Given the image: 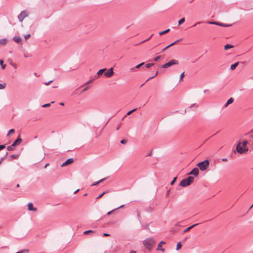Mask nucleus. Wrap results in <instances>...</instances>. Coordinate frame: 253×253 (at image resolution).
Instances as JSON below:
<instances>
[{"label": "nucleus", "mask_w": 253, "mask_h": 253, "mask_svg": "<svg viewBox=\"0 0 253 253\" xmlns=\"http://www.w3.org/2000/svg\"><path fill=\"white\" fill-rule=\"evenodd\" d=\"M10 64L15 68V69H16L17 68V66L16 64H12V63H10Z\"/></svg>", "instance_id": "obj_46"}, {"label": "nucleus", "mask_w": 253, "mask_h": 253, "mask_svg": "<svg viewBox=\"0 0 253 253\" xmlns=\"http://www.w3.org/2000/svg\"><path fill=\"white\" fill-rule=\"evenodd\" d=\"M165 244V242L164 241H161L159 243L158 248L157 249V250H159L160 248H161L163 245H164Z\"/></svg>", "instance_id": "obj_22"}, {"label": "nucleus", "mask_w": 253, "mask_h": 253, "mask_svg": "<svg viewBox=\"0 0 253 253\" xmlns=\"http://www.w3.org/2000/svg\"><path fill=\"white\" fill-rule=\"evenodd\" d=\"M179 62L177 60L172 59L167 62V63L162 65V67L163 68H169L174 65H178Z\"/></svg>", "instance_id": "obj_5"}, {"label": "nucleus", "mask_w": 253, "mask_h": 253, "mask_svg": "<svg viewBox=\"0 0 253 253\" xmlns=\"http://www.w3.org/2000/svg\"><path fill=\"white\" fill-rule=\"evenodd\" d=\"M108 191H106V192H103L102 194H101L98 197H97L96 199H100L105 194H106V193H108Z\"/></svg>", "instance_id": "obj_32"}, {"label": "nucleus", "mask_w": 253, "mask_h": 253, "mask_svg": "<svg viewBox=\"0 0 253 253\" xmlns=\"http://www.w3.org/2000/svg\"><path fill=\"white\" fill-rule=\"evenodd\" d=\"M239 62H237L235 63L232 64L230 66V69L232 70H233L236 69L237 66L239 65Z\"/></svg>", "instance_id": "obj_17"}, {"label": "nucleus", "mask_w": 253, "mask_h": 253, "mask_svg": "<svg viewBox=\"0 0 253 253\" xmlns=\"http://www.w3.org/2000/svg\"><path fill=\"white\" fill-rule=\"evenodd\" d=\"M180 40H178L176 41H175L174 42H172V43H171L168 46H167V47H166L165 48H164L163 49V51H164L166 49H168V48L170 47V46H173V45H174L175 43H176L180 41Z\"/></svg>", "instance_id": "obj_15"}, {"label": "nucleus", "mask_w": 253, "mask_h": 253, "mask_svg": "<svg viewBox=\"0 0 253 253\" xmlns=\"http://www.w3.org/2000/svg\"><path fill=\"white\" fill-rule=\"evenodd\" d=\"M31 35L30 34H28L25 36V39L26 40H28L30 37Z\"/></svg>", "instance_id": "obj_39"}, {"label": "nucleus", "mask_w": 253, "mask_h": 253, "mask_svg": "<svg viewBox=\"0 0 253 253\" xmlns=\"http://www.w3.org/2000/svg\"><path fill=\"white\" fill-rule=\"evenodd\" d=\"M1 162H2V160H1V161H0V164H1Z\"/></svg>", "instance_id": "obj_62"}, {"label": "nucleus", "mask_w": 253, "mask_h": 253, "mask_svg": "<svg viewBox=\"0 0 253 253\" xmlns=\"http://www.w3.org/2000/svg\"><path fill=\"white\" fill-rule=\"evenodd\" d=\"M5 146L4 145H0V151L5 148Z\"/></svg>", "instance_id": "obj_43"}, {"label": "nucleus", "mask_w": 253, "mask_h": 253, "mask_svg": "<svg viewBox=\"0 0 253 253\" xmlns=\"http://www.w3.org/2000/svg\"><path fill=\"white\" fill-rule=\"evenodd\" d=\"M114 210H112V211H110L108 212H107V215H110V214H111V213H112L114 211Z\"/></svg>", "instance_id": "obj_45"}, {"label": "nucleus", "mask_w": 253, "mask_h": 253, "mask_svg": "<svg viewBox=\"0 0 253 253\" xmlns=\"http://www.w3.org/2000/svg\"><path fill=\"white\" fill-rule=\"evenodd\" d=\"M87 89H88V87H86L84 88L83 89V91H84L85 90H86Z\"/></svg>", "instance_id": "obj_52"}, {"label": "nucleus", "mask_w": 253, "mask_h": 253, "mask_svg": "<svg viewBox=\"0 0 253 253\" xmlns=\"http://www.w3.org/2000/svg\"><path fill=\"white\" fill-rule=\"evenodd\" d=\"M149 39H150V38H149V39H147V40H145V41H142V42H144L147 41L149 40Z\"/></svg>", "instance_id": "obj_58"}, {"label": "nucleus", "mask_w": 253, "mask_h": 253, "mask_svg": "<svg viewBox=\"0 0 253 253\" xmlns=\"http://www.w3.org/2000/svg\"><path fill=\"white\" fill-rule=\"evenodd\" d=\"M93 82V80H90L89 81L87 82V84L91 83Z\"/></svg>", "instance_id": "obj_49"}, {"label": "nucleus", "mask_w": 253, "mask_h": 253, "mask_svg": "<svg viewBox=\"0 0 253 253\" xmlns=\"http://www.w3.org/2000/svg\"><path fill=\"white\" fill-rule=\"evenodd\" d=\"M22 142V139L19 137L15 141L12 143V146H16L19 145Z\"/></svg>", "instance_id": "obj_12"}, {"label": "nucleus", "mask_w": 253, "mask_h": 253, "mask_svg": "<svg viewBox=\"0 0 253 253\" xmlns=\"http://www.w3.org/2000/svg\"><path fill=\"white\" fill-rule=\"evenodd\" d=\"M14 146H12V145L7 147V149L8 151H12L13 150Z\"/></svg>", "instance_id": "obj_33"}, {"label": "nucleus", "mask_w": 253, "mask_h": 253, "mask_svg": "<svg viewBox=\"0 0 253 253\" xmlns=\"http://www.w3.org/2000/svg\"><path fill=\"white\" fill-rule=\"evenodd\" d=\"M222 161L223 162H227V161H228V160H227V158H223V159H222Z\"/></svg>", "instance_id": "obj_48"}, {"label": "nucleus", "mask_w": 253, "mask_h": 253, "mask_svg": "<svg viewBox=\"0 0 253 253\" xmlns=\"http://www.w3.org/2000/svg\"><path fill=\"white\" fill-rule=\"evenodd\" d=\"M50 103H47V104H44V105L42 106V107H47L50 106Z\"/></svg>", "instance_id": "obj_40"}, {"label": "nucleus", "mask_w": 253, "mask_h": 253, "mask_svg": "<svg viewBox=\"0 0 253 253\" xmlns=\"http://www.w3.org/2000/svg\"><path fill=\"white\" fill-rule=\"evenodd\" d=\"M169 31H170V29H167V30H165L164 31L160 32L159 34L160 35H163L164 34H166V33H168Z\"/></svg>", "instance_id": "obj_26"}, {"label": "nucleus", "mask_w": 253, "mask_h": 253, "mask_svg": "<svg viewBox=\"0 0 253 253\" xmlns=\"http://www.w3.org/2000/svg\"><path fill=\"white\" fill-rule=\"evenodd\" d=\"M14 132H15V130L14 129H11L9 130L7 135H9L10 134H13Z\"/></svg>", "instance_id": "obj_31"}, {"label": "nucleus", "mask_w": 253, "mask_h": 253, "mask_svg": "<svg viewBox=\"0 0 253 253\" xmlns=\"http://www.w3.org/2000/svg\"><path fill=\"white\" fill-rule=\"evenodd\" d=\"M52 82V81H50L47 83H45L44 84L46 85H49L51 82Z\"/></svg>", "instance_id": "obj_44"}, {"label": "nucleus", "mask_w": 253, "mask_h": 253, "mask_svg": "<svg viewBox=\"0 0 253 253\" xmlns=\"http://www.w3.org/2000/svg\"><path fill=\"white\" fill-rule=\"evenodd\" d=\"M201 23V22H197L196 23H195L194 25V26H196L197 24H200Z\"/></svg>", "instance_id": "obj_51"}, {"label": "nucleus", "mask_w": 253, "mask_h": 253, "mask_svg": "<svg viewBox=\"0 0 253 253\" xmlns=\"http://www.w3.org/2000/svg\"><path fill=\"white\" fill-rule=\"evenodd\" d=\"M48 165H49L48 164H46L45 166H44V168L45 169L47 167V166H48Z\"/></svg>", "instance_id": "obj_54"}, {"label": "nucleus", "mask_w": 253, "mask_h": 253, "mask_svg": "<svg viewBox=\"0 0 253 253\" xmlns=\"http://www.w3.org/2000/svg\"><path fill=\"white\" fill-rule=\"evenodd\" d=\"M73 162H74V159L72 158H70V159L67 160L64 163H63L61 165V167H64L67 166L68 165L72 164Z\"/></svg>", "instance_id": "obj_9"}, {"label": "nucleus", "mask_w": 253, "mask_h": 253, "mask_svg": "<svg viewBox=\"0 0 253 253\" xmlns=\"http://www.w3.org/2000/svg\"><path fill=\"white\" fill-rule=\"evenodd\" d=\"M252 207H253V204L252 206L251 207V208H252Z\"/></svg>", "instance_id": "obj_64"}, {"label": "nucleus", "mask_w": 253, "mask_h": 253, "mask_svg": "<svg viewBox=\"0 0 253 253\" xmlns=\"http://www.w3.org/2000/svg\"><path fill=\"white\" fill-rule=\"evenodd\" d=\"M159 250H161L162 252H164L165 251V249H162V248H160Z\"/></svg>", "instance_id": "obj_53"}, {"label": "nucleus", "mask_w": 253, "mask_h": 253, "mask_svg": "<svg viewBox=\"0 0 253 253\" xmlns=\"http://www.w3.org/2000/svg\"><path fill=\"white\" fill-rule=\"evenodd\" d=\"M153 65V64H146L145 65V66H146V68H150L151 66H152Z\"/></svg>", "instance_id": "obj_36"}, {"label": "nucleus", "mask_w": 253, "mask_h": 253, "mask_svg": "<svg viewBox=\"0 0 253 253\" xmlns=\"http://www.w3.org/2000/svg\"><path fill=\"white\" fill-rule=\"evenodd\" d=\"M126 142H127V140H125V139L122 140L121 141V143L122 144H126Z\"/></svg>", "instance_id": "obj_42"}, {"label": "nucleus", "mask_w": 253, "mask_h": 253, "mask_svg": "<svg viewBox=\"0 0 253 253\" xmlns=\"http://www.w3.org/2000/svg\"><path fill=\"white\" fill-rule=\"evenodd\" d=\"M144 64H145V63H144V62H142V63H140V64H138V65H136V66H135V68H133L131 69H130V70H131V71H135V70H134V69H135V68L139 69L140 67H141L142 65H143Z\"/></svg>", "instance_id": "obj_18"}, {"label": "nucleus", "mask_w": 253, "mask_h": 253, "mask_svg": "<svg viewBox=\"0 0 253 253\" xmlns=\"http://www.w3.org/2000/svg\"><path fill=\"white\" fill-rule=\"evenodd\" d=\"M27 206H28V209L29 211H37V208L33 207V205L32 203H28Z\"/></svg>", "instance_id": "obj_11"}, {"label": "nucleus", "mask_w": 253, "mask_h": 253, "mask_svg": "<svg viewBox=\"0 0 253 253\" xmlns=\"http://www.w3.org/2000/svg\"><path fill=\"white\" fill-rule=\"evenodd\" d=\"M232 47H233V46H232V45H230V44H226V45L224 46V49L225 50H227V49H229V48H232Z\"/></svg>", "instance_id": "obj_21"}, {"label": "nucleus", "mask_w": 253, "mask_h": 253, "mask_svg": "<svg viewBox=\"0 0 253 253\" xmlns=\"http://www.w3.org/2000/svg\"><path fill=\"white\" fill-rule=\"evenodd\" d=\"M16 186H17V187H19L20 186V185L19 184H17Z\"/></svg>", "instance_id": "obj_59"}, {"label": "nucleus", "mask_w": 253, "mask_h": 253, "mask_svg": "<svg viewBox=\"0 0 253 253\" xmlns=\"http://www.w3.org/2000/svg\"><path fill=\"white\" fill-rule=\"evenodd\" d=\"M207 23L209 24L216 25H218L219 26L225 27H229L231 25H226L223 23H219V22H216V21H207Z\"/></svg>", "instance_id": "obj_8"}, {"label": "nucleus", "mask_w": 253, "mask_h": 253, "mask_svg": "<svg viewBox=\"0 0 253 253\" xmlns=\"http://www.w3.org/2000/svg\"><path fill=\"white\" fill-rule=\"evenodd\" d=\"M29 251L28 249L23 250L19 251V253H29Z\"/></svg>", "instance_id": "obj_30"}, {"label": "nucleus", "mask_w": 253, "mask_h": 253, "mask_svg": "<svg viewBox=\"0 0 253 253\" xmlns=\"http://www.w3.org/2000/svg\"><path fill=\"white\" fill-rule=\"evenodd\" d=\"M19 253V252H17V253Z\"/></svg>", "instance_id": "obj_63"}, {"label": "nucleus", "mask_w": 253, "mask_h": 253, "mask_svg": "<svg viewBox=\"0 0 253 253\" xmlns=\"http://www.w3.org/2000/svg\"><path fill=\"white\" fill-rule=\"evenodd\" d=\"M94 233V231L92 230H87L85 231L84 232V234L87 235V234H92Z\"/></svg>", "instance_id": "obj_23"}, {"label": "nucleus", "mask_w": 253, "mask_h": 253, "mask_svg": "<svg viewBox=\"0 0 253 253\" xmlns=\"http://www.w3.org/2000/svg\"><path fill=\"white\" fill-rule=\"evenodd\" d=\"M169 191H168L167 192V195H169Z\"/></svg>", "instance_id": "obj_60"}, {"label": "nucleus", "mask_w": 253, "mask_h": 253, "mask_svg": "<svg viewBox=\"0 0 253 253\" xmlns=\"http://www.w3.org/2000/svg\"><path fill=\"white\" fill-rule=\"evenodd\" d=\"M199 172V169L197 168H195L189 173V174H192L196 176L198 175Z\"/></svg>", "instance_id": "obj_10"}, {"label": "nucleus", "mask_w": 253, "mask_h": 253, "mask_svg": "<svg viewBox=\"0 0 253 253\" xmlns=\"http://www.w3.org/2000/svg\"><path fill=\"white\" fill-rule=\"evenodd\" d=\"M248 141L247 140H239L236 146V150H234V153L236 152L239 154H246L249 151V148L247 146Z\"/></svg>", "instance_id": "obj_1"}, {"label": "nucleus", "mask_w": 253, "mask_h": 253, "mask_svg": "<svg viewBox=\"0 0 253 253\" xmlns=\"http://www.w3.org/2000/svg\"><path fill=\"white\" fill-rule=\"evenodd\" d=\"M106 178H103V179H101V180L98 181H96V182H93L92 184H91V186H94V185H97L98 184L100 183V182H102L103 181H104V180H105Z\"/></svg>", "instance_id": "obj_20"}, {"label": "nucleus", "mask_w": 253, "mask_h": 253, "mask_svg": "<svg viewBox=\"0 0 253 253\" xmlns=\"http://www.w3.org/2000/svg\"><path fill=\"white\" fill-rule=\"evenodd\" d=\"M209 166V162L208 160H205L198 164V166L201 170H205L207 169Z\"/></svg>", "instance_id": "obj_4"}, {"label": "nucleus", "mask_w": 253, "mask_h": 253, "mask_svg": "<svg viewBox=\"0 0 253 253\" xmlns=\"http://www.w3.org/2000/svg\"><path fill=\"white\" fill-rule=\"evenodd\" d=\"M104 73V76L106 78H111L114 75L113 69L112 68H111L109 69H106V70L105 71V72Z\"/></svg>", "instance_id": "obj_6"}, {"label": "nucleus", "mask_w": 253, "mask_h": 253, "mask_svg": "<svg viewBox=\"0 0 253 253\" xmlns=\"http://www.w3.org/2000/svg\"><path fill=\"white\" fill-rule=\"evenodd\" d=\"M136 109H133V110H130V111L128 112L127 113V115H130L132 113H133V112L135 111H136Z\"/></svg>", "instance_id": "obj_34"}, {"label": "nucleus", "mask_w": 253, "mask_h": 253, "mask_svg": "<svg viewBox=\"0 0 253 253\" xmlns=\"http://www.w3.org/2000/svg\"><path fill=\"white\" fill-rule=\"evenodd\" d=\"M60 104L61 105H62V106H63V105H64V103H63V102H61V103H60Z\"/></svg>", "instance_id": "obj_55"}, {"label": "nucleus", "mask_w": 253, "mask_h": 253, "mask_svg": "<svg viewBox=\"0 0 253 253\" xmlns=\"http://www.w3.org/2000/svg\"><path fill=\"white\" fill-rule=\"evenodd\" d=\"M181 248V244L180 242H178L176 245V250H179Z\"/></svg>", "instance_id": "obj_28"}, {"label": "nucleus", "mask_w": 253, "mask_h": 253, "mask_svg": "<svg viewBox=\"0 0 253 253\" xmlns=\"http://www.w3.org/2000/svg\"><path fill=\"white\" fill-rule=\"evenodd\" d=\"M184 77V72H183L181 74L180 76V81H182L183 80V77Z\"/></svg>", "instance_id": "obj_35"}, {"label": "nucleus", "mask_w": 253, "mask_h": 253, "mask_svg": "<svg viewBox=\"0 0 253 253\" xmlns=\"http://www.w3.org/2000/svg\"><path fill=\"white\" fill-rule=\"evenodd\" d=\"M106 70V68H104L99 70L97 72V78L100 77Z\"/></svg>", "instance_id": "obj_13"}, {"label": "nucleus", "mask_w": 253, "mask_h": 253, "mask_svg": "<svg viewBox=\"0 0 253 253\" xmlns=\"http://www.w3.org/2000/svg\"><path fill=\"white\" fill-rule=\"evenodd\" d=\"M119 128V126L117 127V130H118Z\"/></svg>", "instance_id": "obj_61"}, {"label": "nucleus", "mask_w": 253, "mask_h": 253, "mask_svg": "<svg viewBox=\"0 0 253 253\" xmlns=\"http://www.w3.org/2000/svg\"><path fill=\"white\" fill-rule=\"evenodd\" d=\"M129 253H136L135 251H132Z\"/></svg>", "instance_id": "obj_56"}, {"label": "nucleus", "mask_w": 253, "mask_h": 253, "mask_svg": "<svg viewBox=\"0 0 253 253\" xmlns=\"http://www.w3.org/2000/svg\"><path fill=\"white\" fill-rule=\"evenodd\" d=\"M234 102V99L232 97H231L230 98H229L226 103L225 104L224 107H227L229 104H232L233 102Z\"/></svg>", "instance_id": "obj_14"}, {"label": "nucleus", "mask_w": 253, "mask_h": 253, "mask_svg": "<svg viewBox=\"0 0 253 253\" xmlns=\"http://www.w3.org/2000/svg\"><path fill=\"white\" fill-rule=\"evenodd\" d=\"M161 58V56H158L157 57H156L154 59V60L155 61H158Z\"/></svg>", "instance_id": "obj_37"}, {"label": "nucleus", "mask_w": 253, "mask_h": 253, "mask_svg": "<svg viewBox=\"0 0 253 253\" xmlns=\"http://www.w3.org/2000/svg\"><path fill=\"white\" fill-rule=\"evenodd\" d=\"M198 224L197 223V224H194V225H191V226L188 227L187 228H186V229H185L184 231H183V232L184 233H186L188 231H189L190 230H191L192 228H193L194 227L197 226Z\"/></svg>", "instance_id": "obj_16"}, {"label": "nucleus", "mask_w": 253, "mask_h": 253, "mask_svg": "<svg viewBox=\"0 0 253 253\" xmlns=\"http://www.w3.org/2000/svg\"><path fill=\"white\" fill-rule=\"evenodd\" d=\"M124 207V205H122V206H121V207H119V208H117L116 209H119V208H122V207Z\"/></svg>", "instance_id": "obj_57"}, {"label": "nucleus", "mask_w": 253, "mask_h": 253, "mask_svg": "<svg viewBox=\"0 0 253 253\" xmlns=\"http://www.w3.org/2000/svg\"><path fill=\"white\" fill-rule=\"evenodd\" d=\"M11 157L12 158H14V159H17L18 157V156L17 155H12L11 156Z\"/></svg>", "instance_id": "obj_41"}, {"label": "nucleus", "mask_w": 253, "mask_h": 253, "mask_svg": "<svg viewBox=\"0 0 253 253\" xmlns=\"http://www.w3.org/2000/svg\"><path fill=\"white\" fill-rule=\"evenodd\" d=\"M194 178L192 176H189L187 178L183 179L179 185L182 187H186L190 185L194 181Z\"/></svg>", "instance_id": "obj_3"}, {"label": "nucleus", "mask_w": 253, "mask_h": 253, "mask_svg": "<svg viewBox=\"0 0 253 253\" xmlns=\"http://www.w3.org/2000/svg\"><path fill=\"white\" fill-rule=\"evenodd\" d=\"M7 42V40L6 39H2L0 40V44L2 45H5Z\"/></svg>", "instance_id": "obj_25"}, {"label": "nucleus", "mask_w": 253, "mask_h": 253, "mask_svg": "<svg viewBox=\"0 0 253 253\" xmlns=\"http://www.w3.org/2000/svg\"><path fill=\"white\" fill-rule=\"evenodd\" d=\"M158 73V72H157L156 73L155 75L154 76H153V77H152L149 78V79H153V78H154V77H155V76H156L157 75Z\"/></svg>", "instance_id": "obj_47"}, {"label": "nucleus", "mask_w": 253, "mask_h": 253, "mask_svg": "<svg viewBox=\"0 0 253 253\" xmlns=\"http://www.w3.org/2000/svg\"><path fill=\"white\" fill-rule=\"evenodd\" d=\"M155 241L152 238H148L143 242L144 246L149 250H151L154 246Z\"/></svg>", "instance_id": "obj_2"}, {"label": "nucleus", "mask_w": 253, "mask_h": 253, "mask_svg": "<svg viewBox=\"0 0 253 253\" xmlns=\"http://www.w3.org/2000/svg\"><path fill=\"white\" fill-rule=\"evenodd\" d=\"M0 64L1 66V68L3 70L5 68L6 65L5 64H3V60H0Z\"/></svg>", "instance_id": "obj_24"}, {"label": "nucleus", "mask_w": 253, "mask_h": 253, "mask_svg": "<svg viewBox=\"0 0 253 253\" xmlns=\"http://www.w3.org/2000/svg\"><path fill=\"white\" fill-rule=\"evenodd\" d=\"M6 86V84H0V89H2Z\"/></svg>", "instance_id": "obj_29"}, {"label": "nucleus", "mask_w": 253, "mask_h": 253, "mask_svg": "<svg viewBox=\"0 0 253 253\" xmlns=\"http://www.w3.org/2000/svg\"><path fill=\"white\" fill-rule=\"evenodd\" d=\"M185 22V18H182L178 21V25H180Z\"/></svg>", "instance_id": "obj_27"}, {"label": "nucleus", "mask_w": 253, "mask_h": 253, "mask_svg": "<svg viewBox=\"0 0 253 253\" xmlns=\"http://www.w3.org/2000/svg\"><path fill=\"white\" fill-rule=\"evenodd\" d=\"M176 180V177H175L173 178V180L171 182L170 184L172 185L175 183Z\"/></svg>", "instance_id": "obj_38"}, {"label": "nucleus", "mask_w": 253, "mask_h": 253, "mask_svg": "<svg viewBox=\"0 0 253 253\" xmlns=\"http://www.w3.org/2000/svg\"><path fill=\"white\" fill-rule=\"evenodd\" d=\"M13 39L17 43H19L21 41V38L19 37H15Z\"/></svg>", "instance_id": "obj_19"}, {"label": "nucleus", "mask_w": 253, "mask_h": 253, "mask_svg": "<svg viewBox=\"0 0 253 253\" xmlns=\"http://www.w3.org/2000/svg\"><path fill=\"white\" fill-rule=\"evenodd\" d=\"M28 15V12L25 10H23L19 15L18 19L20 21L22 22L23 20H24V19L25 18H26V17H27Z\"/></svg>", "instance_id": "obj_7"}, {"label": "nucleus", "mask_w": 253, "mask_h": 253, "mask_svg": "<svg viewBox=\"0 0 253 253\" xmlns=\"http://www.w3.org/2000/svg\"><path fill=\"white\" fill-rule=\"evenodd\" d=\"M103 235L104 236H110V235L109 234H108V233H104Z\"/></svg>", "instance_id": "obj_50"}]
</instances>
